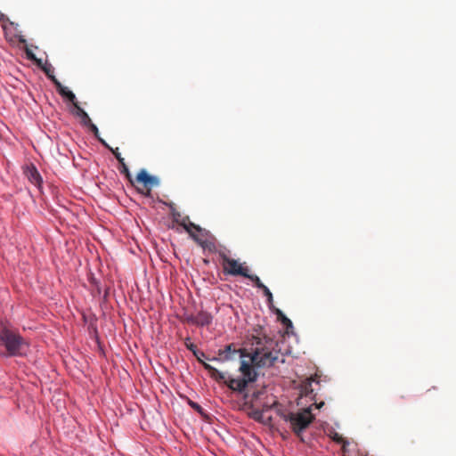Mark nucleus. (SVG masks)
<instances>
[{
    "mask_svg": "<svg viewBox=\"0 0 456 456\" xmlns=\"http://www.w3.org/2000/svg\"><path fill=\"white\" fill-rule=\"evenodd\" d=\"M201 363L209 372L211 378L217 382H223L231 390L242 395L240 409L249 418L256 420V408L255 406L256 401V353L253 356L241 362L239 368L240 375L238 378L229 377L207 362H202Z\"/></svg>",
    "mask_w": 456,
    "mask_h": 456,
    "instance_id": "obj_1",
    "label": "nucleus"
},
{
    "mask_svg": "<svg viewBox=\"0 0 456 456\" xmlns=\"http://www.w3.org/2000/svg\"><path fill=\"white\" fill-rule=\"evenodd\" d=\"M172 217H173L174 222L179 224V222L183 216L180 212L174 210L172 212Z\"/></svg>",
    "mask_w": 456,
    "mask_h": 456,
    "instance_id": "obj_23",
    "label": "nucleus"
},
{
    "mask_svg": "<svg viewBox=\"0 0 456 456\" xmlns=\"http://www.w3.org/2000/svg\"><path fill=\"white\" fill-rule=\"evenodd\" d=\"M273 310L276 314L277 319L281 321V322L286 328V331L289 332V330L293 328L292 322L287 316L284 315L281 310L278 308H273Z\"/></svg>",
    "mask_w": 456,
    "mask_h": 456,
    "instance_id": "obj_14",
    "label": "nucleus"
},
{
    "mask_svg": "<svg viewBox=\"0 0 456 456\" xmlns=\"http://www.w3.org/2000/svg\"><path fill=\"white\" fill-rule=\"evenodd\" d=\"M0 21L1 22H9L11 26H14V22L11 21L9 18L3 12H0Z\"/></svg>",
    "mask_w": 456,
    "mask_h": 456,
    "instance_id": "obj_25",
    "label": "nucleus"
},
{
    "mask_svg": "<svg viewBox=\"0 0 456 456\" xmlns=\"http://www.w3.org/2000/svg\"><path fill=\"white\" fill-rule=\"evenodd\" d=\"M255 353L256 354V349L251 350V352L248 353L246 348L237 349L234 344H229L225 346L224 349H219L218 356L222 361L233 360L238 356L241 362L244 359L246 360L253 356Z\"/></svg>",
    "mask_w": 456,
    "mask_h": 456,
    "instance_id": "obj_6",
    "label": "nucleus"
},
{
    "mask_svg": "<svg viewBox=\"0 0 456 456\" xmlns=\"http://www.w3.org/2000/svg\"><path fill=\"white\" fill-rule=\"evenodd\" d=\"M0 341L4 345L10 356L21 355L26 346L24 339L18 333L8 329L0 330Z\"/></svg>",
    "mask_w": 456,
    "mask_h": 456,
    "instance_id": "obj_3",
    "label": "nucleus"
},
{
    "mask_svg": "<svg viewBox=\"0 0 456 456\" xmlns=\"http://www.w3.org/2000/svg\"><path fill=\"white\" fill-rule=\"evenodd\" d=\"M135 182L143 185V189L138 188L137 191L146 197L151 196L152 187L159 184V178L149 175L145 169H141L139 171L136 175Z\"/></svg>",
    "mask_w": 456,
    "mask_h": 456,
    "instance_id": "obj_7",
    "label": "nucleus"
},
{
    "mask_svg": "<svg viewBox=\"0 0 456 456\" xmlns=\"http://www.w3.org/2000/svg\"><path fill=\"white\" fill-rule=\"evenodd\" d=\"M213 320V316L210 313L206 311H200L196 314H187L185 316L186 322L196 325V326H208Z\"/></svg>",
    "mask_w": 456,
    "mask_h": 456,
    "instance_id": "obj_8",
    "label": "nucleus"
},
{
    "mask_svg": "<svg viewBox=\"0 0 456 456\" xmlns=\"http://www.w3.org/2000/svg\"><path fill=\"white\" fill-rule=\"evenodd\" d=\"M314 419V417L309 408L297 412H291L288 416V420L293 431L297 435L304 431L313 422Z\"/></svg>",
    "mask_w": 456,
    "mask_h": 456,
    "instance_id": "obj_4",
    "label": "nucleus"
},
{
    "mask_svg": "<svg viewBox=\"0 0 456 456\" xmlns=\"http://www.w3.org/2000/svg\"><path fill=\"white\" fill-rule=\"evenodd\" d=\"M25 53H26L28 59L35 61L37 62V64L39 67H41V69L44 70V72L45 73L47 77L50 78L53 84H54V80H58L53 74V68L51 64H48V63L43 64L42 60L37 59L35 54L33 53V52L30 49H28V47H26Z\"/></svg>",
    "mask_w": 456,
    "mask_h": 456,
    "instance_id": "obj_9",
    "label": "nucleus"
},
{
    "mask_svg": "<svg viewBox=\"0 0 456 456\" xmlns=\"http://www.w3.org/2000/svg\"><path fill=\"white\" fill-rule=\"evenodd\" d=\"M184 230L187 232H191V231H195L197 232H200L202 231V229L200 228V225L195 224L194 223H192L191 221L187 224V226L185 227Z\"/></svg>",
    "mask_w": 456,
    "mask_h": 456,
    "instance_id": "obj_21",
    "label": "nucleus"
},
{
    "mask_svg": "<svg viewBox=\"0 0 456 456\" xmlns=\"http://www.w3.org/2000/svg\"><path fill=\"white\" fill-rule=\"evenodd\" d=\"M54 86L56 87L57 92L62 96L67 98L72 104H78L76 100L75 94L69 91L67 87L63 86L59 80H54Z\"/></svg>",
    "mask_w": 456,
    "mask_h": 456,
    "instance_id": "obj_11",
    "label": "nucleus"
},
{
    "mask_svg": "<svg viewBox=\"0 0 456 456\" xmlns=\"http://www.w3.org/2000/svg\"><path fill=\"white\" fill-rule=\"evenodd\" d=\"M188 233L199 245L205 247L206 240H203L202 237H200L198 233H196L195 231H191V232Z\"/></svg>",
    "mask_w": 456,
    "mask_h": 456,
    "instance_id": "obj_20",
    "label": "nucleus"
},
{
    "mask_svg": "<svg viewBox=\"0 0 456 456\" xmlns=\"http://www.w3.org/2000/svg\"><path fill=\"white\" fill-rule=\"evenodd\" d=\"M330 436L334 442L342 444V452L345 456L349 454L350 452L347 449V446L349 445V442L346 438H344L340 434H338L337 432H334Z\"/></svg>",
    "mask_w": 456,
    "mask_h": 456,
    "instance_id": "obj_13",
    "label": "nucleus"
},
{
    "mask_svg": "<svg viewBox=\"0 0 456 456\" xmlns=\"http://www.w3.org/2000/svg\"><path fill=\"white\" fill-rule=\"evenodd\" d=\"M280 362L283 363L284 358L278 342L262 334L258 327V369L274 367Z\"/></svg>",
    "mask_w": 456,
    "mask_h": 456,
    "instance_id": "obj_2",
    "label": "nucleus"
},
{
    "mask_svg": "<svg viewBox=\"0 0 456 456\" xmlns=\"http://www.w3.org/2000/svg\"><path fill=\"white\" fill-rule=\"evenodd\" d=\"M190 222V217L188 216H183L179 222V225H181L183 229L187 226V224Z\"/></svg>",
    "mask_w": 456,
    "mask_h": 456,
    "instance_id": "obj_24",
    "label": "nucleus"
},
{
    "mask_svg": "<svg viewBox=\"0 0 456 456\" xmlns=\"http://www.w3.org/2000/svg\"><path fill=\"white\" fill-rule=\"evenodd\" d=\"M75 109H76V111H75V115L77 116L78 118H80L81 119V124L83 126H86L87 124H89L92 120L91 118H89L88 114L84 110V109H82L79 104H75Z\"/></svg>",
    "mask_w": 456,
    "mask_h": 456,
    "instance_id": "obj_15",
    "label": "nucleus"
},
{
    "mask_svg": "<svg viewBox=\"0 0 456 456\" xmlns=\"http://www.w3.org/2000/svg\"><path fill=\"white\" fill-rule=\"evenodd\" d=\"M185 346H186L187 349H189L190 351H191L193 353V354L197 357L199 362H202L201 357L206 358L205 354L203 352H199L197 350V346L194 344L185 342Z\"/></svg>",
    "mask_w": 456,
    "mask_h": 456,
    "instance_id": "obj_17",
    "label": "nucleus"
},
{
    "mask_svg": "<svg viewBox=\"0 0 456 456\" xmlns=\"http://www.w3.org/2000/svg\"><path fill=\"white\" fill-rule=\"evenodd\" d=\"M221 265L225 274L232 276H242L253 280V276L248 274V269L243 264L239 263L237 260L229 257L226 254L221 253Z\"/></svg>",
    "mask_w": 456,
    "mask_h": 456,
    "instance_id": "obj_5",
    "label": "nucleus"
},
{
    "mask_svg": "<svg viewBox=\"0 0 456 456\" xmlns=\"http://www.w3.org/2000/svg\"><path fill=\"white\" fill-rule=\"evenodd\" d=\"M86 126H87L90 131L94 134V136L100 141L102 139L99 136V129L98 127L91 121L89 124H87Z\"/></svg>",
    "mask_w": 456,
    "mask_h": 456,
    "instance_id": "obj_22",
    "label": "nucleus"
},
{
    "mask_svg": "<svg viewBox=\"0 0 456 456\" xmlns=\"http://www.w3.org/2000/svg\"><path fill=\"white\" fill-rule=\"evenodd\" d=\"M26 175L31 183L40 186L42 178L35 167H28L26 171Z\"/></svg>",
    "mask_w": 456,
    "mask_h": 456,
    "instance_id": "obj_12",
    "label": "nucleus"
},
{
    "mask_svg": "<svg viewBox=\"0 0 456 456\" xmlns=\"http://www.w3.org/2000/svg\"><path fill=\"white\" fill-rule=\"evenodd\" d=\"M258 289H262L264 291L265 296L267 297L268 305L271 309H273V295L271 291L268 289L266 286H265L260 280L258 279Z\"/></svg>",
    "mask_w": 456,
    "mask_h": 456,
    "instance_id": "obj_16",
    "label": "nucleus"
},
{
    "mask_svg": "<svg viewBox=\"0 0 456 456\" xmlns=\"http://www.w3.org/2000/svg\"><path fill=\"white\" fill-rule=\"evenodd\" d=\"M120 167H119V172L123 175H126V177L129 180V182L134 185V181L132 177V175L126 166V164L125 163V160H123L122 162L119 163Z\"/></svg>",
    "mask_w": 456,
    "mask_h": 456,
    "instance_id": "obj_18",
    "label": "nucleus"
},
{
    "mask_svg": "<svg viewBox=\"0 0 456 456\" xmlns=\"http://www.w3.org/2000/svg\"><path fill=\"white\" fill-rule=\"evenodd\" d=\"M100 142L106 147L108 148L112 153L113 155L115 156V158L117 159V160L118 161V163L122 162L124 159V158L121 156L119 151H118V148H116V149H112L111 147H110L107 142L102 140V139H100Z\"/></svg>",
    "mask_w": 456,
    "mask_h": 456,
    "instance_id": "obj_19",
    "label": "nucleus"
},
{
    "mask_svg": "<svg viewBox=\"0 0 456 456\" xmlns=\"http://www.w3.org/2000/svg\"><path fill=\"white\" fill-rule=\"evenodd\" d=\"M19 42H20V44H24V45L27 43L26 39H25V38H24V37H22V36H20V37H19Z\"/></svg>",
    "mask_w": 456,
    "mask_h": 456,
    "instance_id": "obj_27",
    "label": "nucleus"
},
{
    "mask_svg": "<svg viewBox=\"0 0 456 456\" xmlns=\"http://www.w3.org/2000/svg\"><path fill=\"white\" fill-rule=\"evenodd\" d=\"M317 375L314 377H311L306 379L300 386V395L301 396H314V389L313 388V383L315 382L316 385H319V380L317 379Z\"/></svg>",
    "mask_w": 456,
    "mask_h": 456,
    "instance_id": "obj_10",
    "label": "nucleus"
},
{
    "mask_svg": "<svg viewBox=\"0 0 456 456\" xmlns=\"http://www.w3.org/2000/svg\"><path fill=\"white\" fill-rule=\"evenodd\" d=\"M190 405H191L193 409H195L196 411H200V410H201V407H200L197 403H194V402H191H191H190Z\"/></svg>",
    "mask_w": 456,
    "mask_h": 456,
    "instance_id": "obj_26",
    "label": "nucleus"
}]
</instances>
